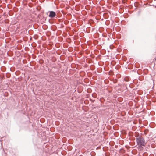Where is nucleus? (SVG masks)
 <instances>
[{
    "mask_svg": "<svg viewBox=\"0 0 156 156\" xmlns=\"http://www.w3.org/2000/svg\"><path fill=\"white\" fill-rule=\"evenodd\" d=\"M136 138V141L138 145H143V146H145L146 143L144 138L140 135L138 134H136L135 135Z\"/></svg>",
    "mask_w": 156,
    "mask_h": 156,
    "instance_id": "obj_1",
    "label": "nucleus"
},
{
    "mask_svg": "<svg viewBox=\"0 0 156 156\" xmlns=\"http://www.w3.org/2000/svg\"><path fill=\"white\" fill-rule=\"evenodd\" d=\"M48 12L49 13L48 16L51 18H53L56 16V13L54 11H50Z\"/></svg>",
    "mask_w": 156,
    "mask_h": 156,
    "instance_id": "obj_2",
    "label": "nucleus"
},
{
    "mask_svg": "<svg viewBox=\"0 0 156 156\" xmlns=\"http://www.w3.org/2000/svg\"><path fill=\"white\" fill-rule=\"evenodd\" d=\"M124 80L126 82H128L129 81V79L128 77H126L124 78Z\"/></svg>",
    "mask_w": 156,
    "mask_h": 156,
    "instance_id": "obj_3",
    "label": "nucleus"
},
{
    "mask_svg": "<svg viewBox=\"0 0 156 156\" xmlns=\"http://www.w3.org/2000/svg\"><path fill=\"white\" fill-rule=\"evenodd\" d=\"M92 96L93 97L96 98L97 97V94L96 93H94L92 94Z\"/></svg>",
    "mask_w": 156,
    "mask_h": 156,
    "instance_id": "obj_4",
    "label": "nucleus"
},
{
    "mask_svg": "<svg viewBox=\"0 0 156 156\" xmlns=\"http://www.w3.org/2000/svg\"><path fill=\"white\" fill-rule=\"evenodd\" d=\"M143 145H139V147L140 150H142L143 149Z\"/></svg>",
    "mask_w": 156,
    "mask_h": 156,
    "instance_id": "obj_5",
    "label": "nucleus"
},
{
    "mask_svg": "<svg viewBox=\"0 0 156 156\" xmlns=\"http://www.w3.org/2000/svg\"><path fill=\"white\" fill-rule=\"evenodd\" d=\"M118 81V80L117 79H114L113 80V83H116Z\"/></svg>",
    "mask_w": 156,
    "mask_h": 156,
    "instance_id": "obj_6",
    "label": "nucleus"
},
{
    "mask_svg": "<svg viewBox=\"0 0 156 156\" xmlns=\"http://www.w3.org/2000/svg\"><path fill=\"white\" fill-rule=\"evenodd\" d=\"M10 74L8 73H7L6 74V77L7 78H9V77H10Z\"/></svg>",
    "mask_w": 156,
    "mask_h": 156,
    "instance_id": "obj_7",
    "label": "nucleus"
},
{
    "mask_svg": "<svg viewBox=\"0 0 156 156\" xmlns=\"http://www.w3.org/2000/svg\"><path fill=\"white\" fill-rule=\"evenodd\" d=\"M125 89H126V90H127V88L126 86Z\"/></svg>",
    "mask_w": 156,
    "mask_h": 156,
    "instance_id": "obj_8",
    "label": "nucleus"
},
{
    "mask_svg": "<svg viewBox=\"0 0 156 156\" xmlns=\"http://www.w3.org/2000/svg\"><path fill=\"white\" fill-rule=\"evenodd\" d=\"M125 89H126V90H127V88L126 86Z\"/></svg>",
    "mask_w": 156,
    "mask_h": 156,
    "instance_id": "obj_9",
    "label": "nucleus"
}]
</instances>
